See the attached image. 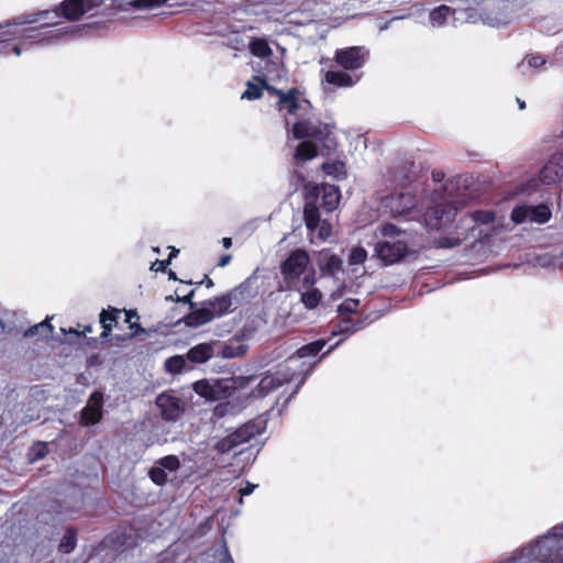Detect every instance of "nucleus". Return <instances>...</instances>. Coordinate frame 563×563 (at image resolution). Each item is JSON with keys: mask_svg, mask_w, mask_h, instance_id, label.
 <instances>
[{"mask_svg": "<svg viewBox=\"0 0 563 563\" xmlns=\"http://www.w3.org/2000/svg\"><path fill=\"white\" fill-rule=\"evenodd\" d=\"M57 11H38L19 15L0 24V55L20 56L33 45H48L77 32L71 26L51 29L57 24Z\"/></svg>", "mask_w": 563, "mask_h": 563, "instance_id": "f257e3e1", "label": "nucleus"}, {"mask_svg": "<svg viewBox=\"0 0 563 563\" xmlns=\"http://www.w3.org/2000/svg\"><path fill=\"white\" fill-rule=\"evenodd\" d=\"M278 100V111L283 113L285 123L296 140L327 141L332 134V126L321 122L314 114L312 104L297 89L287 91L268 87Z\"/></svg>", "mask_w": 563, "mask_h": 563, "instance_id": "f03ea898", "label": "nucleus"}, {"mask_svg": "<svg viewBox=\"0 0 563 563\" xmlns=\"http://www.w3.org/2000/svg\"><path fill=\"white\" fill-rule=\"evenodd\" d=\"M495 220V213L490 210H477L468 216L460 219L459 224L455 227V232L439 238L437 244L439 247L452 249L460 245L468 238L481 239L488 235L482 229V225H488Z\"/></svg>", "mask_w": 563, "mask_h": 563, "instance_id": "7ed1b4c3", "label": "nucleus"}, {"mask_svg": "<svg viewBox=\"0 0 563 563\" xmlns=\"http://www.w3.org/2000/svg\"><path fill=\"white\" fill-rule=\"evenodd\" d=\"M375 235L377 239L375 252L385 265H393L407 254L408 235L406 231L391 223H384L378 227Z\"/></svg>", "mask_w": 563, "mask_h": 563, "instance_id": "20e7f679", "label": "nucleus"}, {"mask_svg": "<svg viewBox=\"0 0 563 563\" xmlns=\"http://www.w3.org/2000/svg\"><path fill=\"white\" fill-rule=\"evenodd\" d=\"M280 269L289 290L307 288L317 282L316 269L303 250L292 251L283 262Z\"/></svg>", "mask_w": 563, "mask_h": 563, "instance_id": "39448f33", "label": "nucleus"}, {"mask_svg": "<svg viewBox=\"0 0 563 563\" xmlns=\"http://www.w3.org/2000/svg\"><path fill=\"white\" fill-rule=\"evenodd\" d=\"M463 206L461 198H452L435 190L431 198V206L428 207L424 213V223L432 230L444 229Z\"/></svg>", "mask_w": 563, "mask_h": 563, "instance_id": "423d86ee", "label": "nucleus"}, {"mask_svg": "<svg viewBox=\"0 0 563 563\" xmlns=\"http://www.w3.org/2000/svg\"><path fill=\"white\" fill-rule=\"evenodd\" d=\"M246 47H249L253 56L260 59L258 62L252 63L253 69L258 73V75L255 76L256 80L265 84V81L280 77L282 64L278 60L272 59L273 51L265 38L253 37L247 43Z\"/></svg>", "mask_w": 563, "mask_h": 563, "instance_id": "0eeeda50", "label": "nucleus"}, {"mask_svg": "<svg viewBox=\"0 0 563 563\" xmlns=\"http://www.w3.org/2000/svg\"><path fill=\"white\" fill-rule=\"evenodd\" d=\"M236 295L231 291L221 297L203 302V305L191 311L185 318L188 327L197 328L203 325L216 318H220L233 311L234 299Z\"/></svg>", "mask_w": 563, "mask_h": 563, "instance_id": "6e6552de", "label": "nucleus"}, {"mask_svg": "<svg viewBox=\"0 0 563 563\" xmlns=\"http://www.w3.org/2000/svg\"><path fill=\"white\" fill-rule=\"evenodd\" d=\"M262 432V422H247L234 432L217 441L214 449L220 453H229L239 445L249 442L256 435H260Z\"/></svg>", "mask_w": 563, "mask_h": 563, "instance_id": "1a4fd4ad", "label": "nucleus"}, {"mask_svg": "<svg viewBox=\"0 0 563 563\" xmlns=\"http://www.w3.org/2000/svg\"><path fill=\"white\" fill-rule=\"evenodd\" d=\"M369 57V51L365 46H350L335 51V63L347 71L356 73L364 67Z\"/></svg>", "mask_w": 563, "mask_h": 563, "instance_id": "9d476101", "label": "nucleus"}, {"mask_svg": "<svg viewBox=\"0 0 563 563\" xmlns=\"http://www.w3.org/2000/svg\"><path fill=\"white\" fill-rule=\"evenodd\" d=\"M295 375V369L286 365L275 373H268L260 380L256 388L252 390V396L255 398L265 397L285 383L292 380Z\"/></svg>", "mask_w": 563, "mask_h": 563, "instance_id": "9b49d317", "label": "nucleus"}, {"mask_svg": "<svg viewBox=\"0 0 563 563\" xmlns=\"http://www.w3.org/2000/svg\"><path fill=\"white\" fill-rule=\"evenodd\" d=\"M253 380L252 376H240L232 379L231 385L224 387L220 382L209 383L207 380H199L194 384V390L209 400H216L220 397V391L228 388H244Z\"/></svg>", "mask_w": 563, "mask_h": 563, "instance_id": "f8f14e48", "label": "nucleus"}, {"mask_svg": "<svg viewBox=\"0 0 563 563\" xmlns=\"http://www.w3.org/2000/svg\"><path fill=\"white\" fill-rule=\"evenodd\" d=\"M307 197L306 201H313L316 203V200L319 195H321V201L322 207L327 212H331L334 209H336L339 202H340V190L334 185H322L321 187L317 185H307L306 186Z\"/></svg>", "mask_w": 563, "mask_h": 563, "instance_id": "ddd939ff", "label": "nucleus"}, {"mask_svg": "<svg viewBox=\"0 0 563 563\" xmlns=\"http://www.w3.org/2000/svg\"><path fill=\"white\" fill-rule=\"evenodd\" d=\"M303 218L306 227L317 233L321 241H325L331 235V224L327 220H320L319 209L313 201H306L303 208Z\"/></svg>", "mask_w": 563, "mask_h": 563, "instance_id": "4468645a", "label": "nucleus"}, {"mask_svg": "<svg viewBox=\"0 0 563 563\" xmlns=\"http://www.w3.org/2000/svg\"><path fill=\"white\" fill-rule=\"evenodd\" d=\"M551 217L548 206L539 205L534 207L519 206L511 211V220L516 223L536 222L545 223Z\"/></svg>", "mask_w": 563, "mask_h": 563, "instance_id": "2eb2a0df", "label": "nucleus"}, {"mask_svg": "<svg viewBox=\"0 0 563 563\" xmlns=\"http://www.w3.org/2000/svg\"><path fill=\"white\" fill-rule=\"evenodd\" d=\"M101 4L102 1L96 2L95 0H64L59 7L53 11H57L59 18L64 16L69 21H76L85 13Z\"/></svg>", "mask_w": 563, "mask_h": 563, "instance_id": "dca6fc26", "label": "nucleus"}, {"mask_svg": "<svg viewBox=\"0 0 563 563\" xmlns=\"http://www.w3.org/2000/svg\"><path fill=\"white\" fill-rule=\"evenodd\" d=\"M156 405L165 420L175 421L184 410L181 400L169 393H163L156 398Z\"/></svg>", "mask_w": 563, "mask_h": 563, "instance_id": "f3484780", "label": "nucleus"}, {"mask_svg": "<svg viewBox=\"0 0 563 563\" xmlns=\"http://www.w3.org/2000/svg\"><path fill=\"white\" fill-rule=\"evenodd\" d=\"M246 341L247 334L244 331L236 333L228 341L222 343L219 355L223 358H235L243 356L249 350Z\"/></svg>", "mask_w": 563, "mask_h": 563, "instance_id": "a211bd4d", "label": "nucleus"}, {"mask_svg": "<svg viewBox=\"0 0 563 563\" xmlns=\"http://www.w3.org/2000/svg\"><path fill=\"white\" fill-rule=\"evenodd\" d=\"M415 197L409 192H399L386 198L385 205L390 209L394 217H401L411 211L415 207Z\"/></svg>", "mask_w": 563, "mask_h": 563, "instance_id": "6ab92c4d", "label": "nucleus"}, {"mask_svg": "<svg viewBox=\"0 0 563 563\" xmlns=\"http://www.w3.org/2000/svg\"><path fill=\"white\" fill-rule=\"evenodd\" d=\"M102 405L103 395L100 391H95L81 410V422L85 426L99 422L102 417Z\"/></svg>", "mask_w": 563, "mask_h": 563, "instance_id": "aec40b11", "label": "nucleus"}, {"mask_svg": "<svg viewBox=\"0 0 563 563\" xmlns=\"http://www.w3.org/2000/svg\"><path fill=\"white\" fill-rule=\"evenodd\" d=\"M112 8L118 11L152 10L164 5L174 7L169 0H112Z\"/></svg>", "mask_w": 563, "mask_h": 563, "instance_id": "412c9836", "label": "nucleus"}, {"mask_svg": "<svg viewBox=\"0 0 563 563\" xmlns=\"http://www.w3.org/2000/svg\"><path fill=\"white\" fill-rule=\"evenodd\" d=\"M325 345L324 340H318L314 342H311L309 344H306L297 350L295 355H291L287 360V365L290 366L292 369H297V366L300 367L302 362H306L305 358L316 356Z\"/></svg>", "mask_w": 563, "mask_h": 563, "instance_id": "4be33fe9", "label": "nucleus"}, {"mask_svg": "<svg viewBox=\"0 0 563 563\" xmlns=\"http://www.w3.org/2000/svg\"><path fill=\"white\" fill-rule=\"evenodd\" d=\"M362 78L361 73L343 71V70H328L324 75V80L335 87H353Z\"/></svg>", "mask_w": 563, "mask_h": 563, "instance_id": "5701e85b", "label": "nucleus"}, {"mask_svg": "<svg viewBox=\"0 0 563 563\" xmlns=\"http://www.w3.org/2000/svg\"><path fill=\"white\" fill-rule=\"evenodd\" d=\"M563 176V152L553 155L551 159L541 169L540 177L542 183L552 184Z\"/></svg>", "mask_w": 563, "mask_h": 563, "instance_id": "b1692460", "label": "nucleus"}, {"mask_svg": "<svg viewBox=\"0 0 563 563\" xmlns=\"http://www.w3.org/2000/svg\"><path fill=\"white\" fill-rule=\"evenodd\" d=\"M318 264L324 275L338 278V275L343 272L341 258L329 251H321L319 253Z\"/></svg>", "mask_w": 563, "mask_h": 563, "instance_id": "393cba45", "label": "nucleus"}, {"mask_svg": "<svg viewBox=\"0 0 563 563\" xmlns=\"http://www.w3.org/2000/svg\"><path fill=\"white\" fill-rule=\"evenodd\" d=\"M214 354L211 343H200L192 346L186 354V358L192 363L202 364L209 361Z\"/></svg>", "mask_w": 563, "mask_h": 563, "instance_id": "a878e982", "label": "nucleus"}, {"mask_svg": "<svg viewBox=\"0 0 563 563\" xmlns=\"http://www.w3.org/2000/svg\"><path fill=\"white\" fill-rule=\"evenodd\" d=\"M300 294V302L305 306V308L311 310L318 307L322 299V292L311 285L307 288L292 289Z\"/></svg>", "mask_w": 563, "mask_h": 563, "instance_id": "bb28decb", "label": "nucleus"}, {"mask_svg": "<svg viewBox=\"0 0 563 563\" xmlns=\"http://www.w3.org/2000/svg\"><path fill=\"white\" fill-rule=\"evenodd\" d=\"M454 13L455 11L452 10L449 5L441 4L438 8L431 10L429 13L430 24L433 27H441L446 23L448 18Z\"/></svg>", "mask_w": 563, "mask_h": 563, "instance_id": "cd10ccee", "label": "nucleus"}, {"mask_svg": "<svg viewBox=\"0 0 563 563\" xmlns=\"http://www.w3.org/2000/svg\"><path fill=\"white\" fill-rule=\"evenodd\" d=\"M318 155V151L316 147V143H298V146L295 151V159L297 163H305L307 161L312 159Z\"/></svg>", "mask_w": 563, "mask_h": 563, "instance_id": "c85d7f7f", "label": "nucleus"}, {"mask_svg": "<svg viewBox=\"0 0 563 563\" xmlns=\"http://www.w3.org/2000/svg\"><path fill=\"white\" fill-rule=\"evenodd\" d=\"M119 313H120V310L114 309V308H110L109 310H103L100 313V322H101L102 329H103L102 333H101L102 338H107L110 334V332L112 330V325L117 322Z\"/></svg>", "mask_w": 563, "mask_h": 563, "instance_id": "c756f323", "label": "nucleus"}, {"mask_svg": "<svg viewBox=\"0 0 563 563\" xmlns=\"http://www.w3.org/2000/svg\"><path fill=\"white\" fill-rule=\"evenodd\" d=\"M322 169L327 176H331L334 179H342L346 175L345 165L343 162H325L322 164Z\"/></svg>", "mask_w": 563, "mask_h": 563, "instance_id": "7c9ffc66", "label": "nucleus"}, {"mask_svg": "<svg viewBox=\"0 0 563 563\" xmlns=\"http://www.w3.org/2000/svg\"><path fill=\"white\" fill-rule=\"evenodd\" d=\"M257 81L260 85H256L253 82H247L246 89L242 93V99L256 100V99L261 98L263 88H265L266 90H268L269 92H272L276 96V93L272 89H268V87H271V86L267 84V81H265V84H262L260 80H257Z\"/></svg>", "mask_w": 563, "mask_h": 563, "instance_id": "2f4dec72", "label": "nucleus"}, {"mask_svg": "<svg viewBox=\"0 0 563 563\" xmlns=\"http://www.w3.org/2000/svg\"><path fill=\"white\" fill-rule=\"evenodd\" d=\"M52 333L53 327L48 323L47 320H45L25 330L24 336L30 338L41 335L43 338H48L49 335H52Z\"/></svg>", "mask_w": 563, "mask_h": 563, "instance_id": "473e14b6", "label": "nucleus"}, {"mask_svg": "<svg viewBox=\"0 0 563 563\" xmlns=\"http://www.w3.org/2000/svg\"><path fill=\"white\" fill-rule=\"evenodd\" d=\"M76 531L73 529H67L58 544L59 551L63 553H70L76 547Z\"/></svg>", "mask_w": 563, "mask_h": 563, "instance_id": "72a5a7b5", "label": "nucleus"}, {"mask_svg": "<svg viewBox=\"0 0 563 563\" xmlns=\"http://www.w3.org/2000/svg\"><path fill=\"white\" fill-rule=\"evenodd\" d=\"M187 358L183 355H175L166 360L165 367L169 373H180L186 368Z\"/></svg>", "mask_w": 563, "mask_h": 563, "instance_id": "f704fd0d", "label": "nucleus"}, {"mask_svg": "<svg viewBox=\"0 0 563 563\" xmlns=\"http://www.w3.org/2000/svg\"><path fill=\"white\" fill-rule=\"evenodd\" d=\"M223 44L234 51H243L247 46L244 36L239 32H232L229 34Z\"/></svg>", "mask_w": 563, "mask_h": 563, "instance_id": "c9c22d12", "label": "nucleus"}, {"mask_svg": "<svg viewBox=\"0 0 563 563\" xmlns=\"http://www.w3.org/2000/svg\"><path fill=\"white\" fill-rule=\"evenodd\" d=\"M367 258V252L363 247H353L351 250L350 256H349V265H360L363 264Z\"/></svg>", "mask_w": 563, "mask_h": 563, "instance_id": "e433bc0d", "label": "nucleus"}, {"mask_svg": "<svg viewBox=\"0 0 563 563\" xmlns=\"http://www.w3.org/2000/svg\"><path fill=\"white\" fill-rule=\"evenodd\" d=\"M481 20L483 21L484 24H487L493 27H500L507 24L506 18L498 14L493 15L492 13H484L481 15Z\"/></svg>", "mask_w": 563, "mask_h": 563, "instance_id": "4c0bfd02", "label": "nucleus"}, {"mask_svg": "<svg viewBox=\"0 0 563 563\" xmlns=\"http://www.w3.org/2000/svg\"><path fill=\"white\" fill-rule=\"evenodd\" d=\"M316 362H302L300 367L297 366L296 375L292 379L301 376L299 385H297V389L300 388V385L303 384L305 378L311 373Z\"/></svg>", "mask_w": 563, "mask_h": 563, "instance_id": "58836bf2", "label": "nucleus"}, {"mask_svg": "<svg viewBox=\"0 0 563 563\" xmlns=\"http://www.w3.org/2000/svg\"><path fill=\"white\" fill-rule=\"evenodd\" d=\"M159 466L165 471H176L179 467V460L175 455H168L158 461Z\"/></svg>", "mask_w": 563, "mask_h": 563, "instance_id": "ea45409f", "label": "nucleus"}, {"mask_svg": "<svg viewBox=\"0 0 563 563\" xmlns=\"http://www.w3.org/2000/svg\"><path fill=\"white\" fill-rule=\"evenodd\" d=\"M150 477L157 485H163L167 481V474L162 467L152 468L150 471Z\"/></svg>", "mask_w": 563, "mask_h": 563, "instance_id": "a19ab883", "label": "nucleus"}, {"mask_svg": "<svg viewBox=\"0 0 563 563\" xmlns=\"http://www.w3.org/2000/svg\"><path fill=\"white\" fill-rule=\"evenodd\" d=\"M358 299L347 298L339 306V312L351 313L356 311L358 307Z\"/></svg>", "mask_w": 563, "mask_h": 563, "instance_id": "79ce46f5", "label": "nucleus"}, {"mask_svg": "<svg viewBox=\"0 0 563 563\" xmlns=\"http://www.w3.org/2000/svg\"><path fill=\"white\" fill-rule=\"evenodd\" d=\"M525 62L529 67L539 68L545 64V59L541 55L527 56L526 59L519 65L520 68L525 66Z\"/></svg>", "mask_w": 563, "mask_h": 563, "instance_id": "37998d69", "label": "nucleus"}, {"mask_svg": "<svg viewBox=\"0 0 563 563\" xmlns=\"http://www.w3.org/2000/svg\"><path fill=\"white\" fill-rule=\"evenodd\" d=\"M194 292H195L194 290H190L187 295H184L183 297H180V296L178 295V290H176L177 300H178V301H181V302H184V303H190V308H191V309H194L195 303H194V302H191V298H192V296H194Z\"/></svg>", "mask_w": 563, "mask_h": 563, "instance_id": "c03bdc74", "label": "nucleus"}, {"mask_svg": "<svg viewBox=\"0 0 563 563\" xmlns=\"http://www.w3.org/2000/svg\"><path fill=\"white\" fill-rule=\"evenodd\" d=\"M255 488H256V485L251 484V483H246V486L244 488L240 489V501H242V498L244 496H247V495L252 494Z\"/></svg>", "mask_w": 563, "mask_h": 563, "instance_id": "a18cd8bd", "label": "nucleus"}, {"mask_svg": "<svg viewBox=\"0 0 563 563\" xmlns=\"http://www.w3.org/2000/svg\"><path fill=\"white\" fill-rule=\"evenodd\" d=\"M220 563H232V558L229 554V551L227 548H223L220 550Z\"/></svg>", "mask_w": 563, "mask_h": 563, "instance_id": "49530a36", "label": "nucleus"}, {"mask_svg": "<svg viewBox=\"0 0 563 563\" xmlns=\"http://www.w3.org/2000/svg\"><path fill=\"white\" fill-rule=\"evenodd\" d=\"M358 329H361V325L358 324H353L352 328H350L349 323L345 322L341 329H340V333H344V332H350V333H354L355 331H357Z\"/></svg>", "mask_w": 563, "mask_h": 563, "instance_id": "de8ad7c7", "label": "nucleus"}, {"mask_svg": "<svg viewBox=\"0 0 563 563\" xmlns=\"http://www.w3.org/2000/svg\"><path fill=\"white\" fill-rule=\"evenodd\" d=\"M431 175L434 183H441L445 177L444 172L440 169L432 170Z\"/></svg>", "mask_w": 563, "mask_h": 563, "instance_id": "09e8293b", "label": "nucleus"}, {"mask_svg": "<svg viewBox=\"0 0 563 563\" xmlns=\"http://www.w3.org/2000/svg\"><path fill=\"white\" fill-rule=\"evenodd\" d=\"M231 260H232L231 255H229V254L223 255V256H221L218 265L220 267H224V266H227L231 262Z\"/></svg>", "mask_w": 563, "mask_h": 563, "instance_id": "8fccbe9b", "label": "nucleus"}, {"mask_svg": "<svg viewBox=\"0 0 563 563\" xmlns=\"http://www.w3.org/2000/svg\"><path fill=\"white\" fill-rule=\"evenodd\" d=\"M125 314H126V322L130 323V328L132 329L134 327L132 320H133V318H137V316L135 312H132V311H125Z\"/></svg>", "mask_w": 563, "mask_h": 563, "instance_id": "3c124183", "label": "nucleus"}, {"mask_svg": "<svg viewBox=\"0 0 563 563\" xmlns=\"http://www.w3.org/2000/svg\"><path fill=\"white\" fill-rule=\"evenodd\" d=\"M221 243H222L224 249H229L232 245V240H231V238H223L221 240Z\"/></svg>", "mask_w": 563, "mask_h": 563, "instance_id": "603ef678", "label": "nucleus"}, {"mask_svg": "<svg viewBox=\"0 0 563 563\" xmlns=\"http://www.w3.org/2000/svg\"><path fill=\"white\" fill-rule=\"evenodd\" d=\"M44 450H45V446L44 445H40L38 446V450H37V453L35 454L37 459L40 457H43L44 456Z\"/></svg>", "mask_w": 563, "mask_h": 563, "instance_id": "864d4df0", "label": "nucleus"}, {"mask_svg": "<svg viewBox=\"0 0 563 563\" xmlns=\"http://www.w3.org/2000/svg\"><path fill=\"white\" fill-rule=\"evenodd\" d=\"M224 407H225V405H219V406H217V407H216V410H214V411H216V413H217V415H219V416H222V415H223V412H224V410H223V409H224Z\"/></svg>", "mask_w": 563, "mask_h": 563, "instance_id": "5fc2aeb1", "label": "nucleus"}, {"mask_svg": "<svg viewBox=\"0 0 563 563\" xmlns=\"http://www.w3.org/2000/svg\"><path fill=\"white\" fill-rule=\"evenodd\" d=\"M517 103H518V107L520 110H525L526 109V102L519 98H517Z\"/></svg>", "mask_w": 563, "mask_h": 563, "instance_id": "6e6d98bb", "label": "nucleus"}, {"mask_svg": "<svg viewBox=\"0 0 563 563\" xmlns=\"http://www.w3.org/2000/svg\"><path fill=\"white\" fill-rule=\"evenodd\" d=\"M390 22H385L383 25L379 26V31H384L388 29Z\"/></svg>", "mask_w": 563, "mask_h": 563, "instance_id": "4d7b16f0", "label": "nucleus"}, {"mask_svg": "<svg viewBox=\"0 0 563 563\" xmlns=\"http://www.w3.org/2000/svg\"><path fill=\"white\" fill-rule=\"evenodd\" d=\"M361 136H363L362 134H357V135H352V134H349L346 135V137H350V139H360Z\"/></svg>", "mask_w": 563, "mask_h": 563, "instance_id": "13d9d810", "label": "nucleus"}, {"mask_svg": "<svg viewBox=\"0 0 563 563\" xmlns=\"http://www.w3.org/2000/svg\"><path fill=\"white\" fill-rule=\"evenodd\" d=\"M177 253H178V251H177V250H175V249H173L172 254H170V257L175 256Z\"/></svg>", "mask_w": 563, "mask_h": 563, "instance_id": "bf43d9fd", "label": "nucleus"}, {"mask_svg": "<svg viewBox=\"0 0 563 563\" xmlns=\"http://www.w3.org/2000/svg\"><path fill=\"white\" fill-rule=\"evenodd\" d=\"M212 285H213L212 280H211V279H208V280H207V286H208V287H211Z\"/></svg>", "mask_w": 563, "mask_h": 563, "instance_id": "052dcab7", "label": "nucleus"}, {"mask_svg": "<svg viewBox=\"0 0 563 563\" xmlns=\"http://www.w3.org/2000/svg\"><path fill=\"white\" fill-rule=\"evenodd\" d=\"M157 264L159 265L161 268H164L165 262H157Z\"/></svg>", "mask_w": 563, "mask_h": 563, "instance_id": "680f3d73", "label": "nucleus"}, {"mask_svg": "<svg viewBox=\"0 0 563 563\" xmlns=\"http://www.w3.org/2000/svg\"><path fill=\"white\" fill-rule=\"evenodd\" d=\"M333 349H334V346H330V349L328 350V352L325 354L330 353Z\"/></svg>", "mask_w": 563, "mask_h": 563, "instance_id": "e2e57ef3", "label": "nucleus"}]
</instances>
